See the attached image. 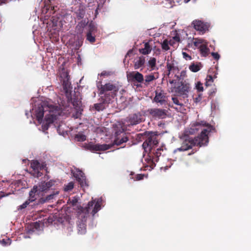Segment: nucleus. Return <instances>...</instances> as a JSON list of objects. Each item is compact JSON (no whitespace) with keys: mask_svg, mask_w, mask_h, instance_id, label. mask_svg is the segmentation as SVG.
Instances as JSON below:
<instances>
[{"mask_svg":"<svg viewBox=\"0 0 251 251\" xmlns=\"http://www.w3.org/2000/svg\"><path fill=\"white\" fill-rule=\"evenodd\" d=\"M201 130V133L194 138L187 136L181 144L180 148L177 150L179 151H185L192 148L193 146H207L209 142V135L210 132L215 130V127L206 121H201L196 122L191 125V133L195 132V131Z\"/></svg>","mask_w":251,"mask_h":251,"instance_id":"obj_1","label":"nucleus"},{"mask_svg":"<svg viewBox=\"0 0 251 251\" xmlns=\"http://www.w3.org/2000/svg\"><path fill=\"white\" fill-rule=\"evenodd\" d=\"M72 110V107L66 106L58 109L57 106L49 104L48 102L44 101L39 105L35 110L36 120L39 124H42L44 130H48L50 124L53 123L59 116H68Z\"/></svg>","mask_w":251,"mask_h":251,"instance_id":"obj_2","label":"nucleus"},{"mask_svg":"<svg viewBox=\"0 0 251 251\" xmlns=\"http://www.w3.org/2000/svg\"><path fill=\"white\" fill-rule=\"evenodd\" d=\"M143 136L145 141L142 144V147L144 152L148 154L146 160L148 165L152 169L155 166V162L158 161L163 149L161 148L156 149L159 143L157 132L145 131L143 133Z\"/></svg>","mask_w":251,"mask_h":251,"instance_id":"obj_3","label":"nucleus"},{"mask_svg":"<svg viewBox=\"0 0 251 251\" xmlns=\"http://www.w3.org/2000/svg\"><path fill=\"white\" fill-rule=\"evenodd\" d=\"M97 87L99 91V95H104L102 96L110 101L117 96L119 90V87L117 84L110 82L105 84H102L100 82Z\"/></svg>","mask_w":251,"mask_h":251,"instance_id":"obj_4","label":"nucleus"},{"mask_svg":"<svg viewBox=\"0 0 251 251\" xmlns=\"http://www.w3.org/2000/svg\"><path fill=\"white\" fill-rule=\"evenodd\" d=\"M101 202V200L100 199L92 200L88 203L86 207L80 206L78 208L77 211L78 216L82 218H85L89 213H91L94 216L100 209Z\"/></svg>","mask_w":251,"mask_h":251,"instance_id":"obj_5","label":"nucleus"},{"mask_svg":"<svg viewBox=\"0 0 251 251\" xmlns=\"http://www.w3.org/2000/svg\"><path fill=\"white\" fill-rule=\"evenodd\" d=\"M113 130L115 132V145L119 146L128 140V133L126 132V129L123 123L118 122L113 125Z\"/></svg>","mask_w":251,"mask_h":251,"instance_id":"obj_6","label":"nucleus"},{"mask_svg":"<svg viewBox=\"0 0 251 251\" xmlns=\"http://www.w3.org/2000/svg\"><path fill=\"white\" fill-rule=\"evenodd\" d=\"M30 167L32 169L31 173L34 177H39L42 176L41 170L45 169L48 173L46 164L45 163L40 164L37 160H32L30 163Z\"/></svg>","mask_w":251,"mask_h":251,"instance_id":"obj_7","label":"nucleus"},{"mask_svg":"<svg viewBox=\"0 0 251 251\" xmlns=\"http://www.w3.org/2000/svg\"><path fill=\"white\" fill-rule=\"evenodd\" d=\"M190 85L185 81H181L180 85L171 88V92H175L180 96H185L187 97L189 91Z\"/></svg>","mask_w":251,"mask_h":251,"instance_id":"obj_8","label":"nucleus"},{"mask_svg":"<svg viewBox=\"0 0 251 251\" xmlns=\"http://www.w3.org/2000/svg\"><path fill=\"white\" fill-rule=\"evenodd\" d=\"M192 24L194 28L200 32L201 34H203L208 31L210 24L207 22H204L199 20H195L193 21Z\"/></svg>","mask_w":251,"mask_h":251,"instance_id":"obj_9","label":"nucleus"},{"mask_svg":"<svg viewBox=\"0 0 251 251\" xmlns=\"http://www.w3.org/2000/svg\"><path fill=\"white\" fill-rule=\"evenodd\" d=\"M126 119V122L132 126L136 125L144 121L143 115L140 112L130 114Z\"/></svg>","mask_w":251,"mask_h":251,"instance_id":"obj_10","label":"nucleus"},{"mask_svg":"<svg viewBox=\"0 0 251 251\" xmlns=\"http://www.w3.org/2000/svg\"><path fill=\"white\" fill-rule=\"evenodd\" d=\"M86 148L92 152L97 151H104L108 150L110 148V146L107 144L100 145L99 144H94L92 142H90L86 146Z\"/></svg>","mask_w":251,"mask_h":251,"instance_id":"obj_11","label":"nucleus"},{"mask_svg":"<svg viewBox=\"0 0 251 251\" xmlns=\"http://www.w3.org/2000/svg\"><path fill=\"white\" fill-rule=\"evenodd\" d=\"M167 111L165 109L159 108H152L149 110L150 114L154 118L157 119H164L167 116Z\"/></svg>","mask_w":251,"mask_h":251,"instance_id":"obj_12","label":"nucleus"},{"mask_svg":"<svg viewBox=\"0 0 251 251\" xmlns=\"http://www.w3.org/2000/svg\"><path fill=\"white\" fill-rule=\"evenodd\" d=\"M55 181L53 180H50L48 182L42 181L38 185H36L38 187V191L41 193H46L47 191L54 184Z\"/></svg>","mask_w":251,"mask_h":251,"instance_id":"obj_13","label":"nucleus"},{"mask_svg":"<svg viewBox=\"0 0 251 251\" xmlns=\"http://www.w3.org/2000/svg\"><path fill=\"white\" fill-rule=\"evenodd\" d=\"M74 176L79 182L81 187H85L89 186L85 174L82 171H78L77 173L75 174Z\"/></svg>","mask_w":251,"mask_h":251,"instance_id":"obj_14","label":"nucleus"},{"mask_svg":"<svg viewBox=\"0 0 251 251\" xmlns=\"http://www.w3.org/2000/svg\"><path fill=\"white\" fill-rule=\"evenodd\" d=\"M127 77L132 82L138 83L143 82L144 79L143 75L138 72H132L127 75Z\"/></svg>","mask_w":251,"mask_h":251,"instance_id":"obj_15","label":"nucleus"},{"mask_svg":"<svg viewBox=\"0 0 251 251\" xmlns=\"http://www.w3.org/2000/svg\"><path fill=\"white\" fill-rule=\"evenodd\" d=\"M167 97L166 94L163 90H156L155 96L154 98V101L157 103L162 104L166 101Z\"/></svg>","mask_w":251,"mask_h":251,"instance_id":"obj_16","label":"nucleus"},{"mask_svg":"<svg viewBox=\"0 0 251 251\" xmlns=\"http://www.w3.org/2000/svg\"><path fill=\"white\" fill-rule=\"evenodd\" d=\"M100 102L95 103L94 105V108L98 111H102L105 109V104H109L110 102V100L105 98L104 97L101 96L99 99Z\"/></svg>","mask_w":251,"mask_h":251,"instance_id":"obj_17","label":"nucleus"},{"mask_svg":"<svg viewBox=\"0 0 251 251\" xmlns=\"http://www.w3.org/2000/svg\"><path fill=\"white\" fill-rule=\"evenodd\" d=\"M40 196H43V194H41L38 191L37 186H34L29 193V198L28 200L32 202L35 201Z\"/></svg>","mask_w":251,"mask_h":251,"instance_id":"obj_18","label":"nucleus"},{"mask_svg":"<svg viewBox=\"0 0 251 251\" xmlns=\"http://www.w3.org/2000/svg\"><path fill=\"white\" fill-rule=\"evenodd\" d=\"M59 191L53 192L52 193L48 195L45 198L42 197L39 199L37 202H36L37 205L43 204L45 202H50L52 200L54 199L55 197L58 195Z\"/></svg>","mask_w":251,"mask_h":251,"instance_id":"obj_19","label":"nucleus"},{"mask_svg":"<svg viewBox=\"0 0 251 251\" xmlns=\"http://www.w3.org/2000/svg\"><path fill=\"white\" fill-rule=\"evenodd\" d=\"M146 62L145 57L144 56H140L134 61V68L135 69H138L140 68L144 67Z\"/></svg>","mask_w":251,"mask_h":251,"instance_id":"obj_20","label":"nucleus"},{"mask_svg":"<svg viewBox=\"0 0 251 251\" xmlns=\"http://www.w3.org/2000/svg\"><path fill=\"white\" fill-rule=\"evenodd\" d=\"M86 24L85 21H82L78 23L75 28V32L77 35H81L84 31V27L86 26Z\"/></svg>","mask_w":251,"mask_h":251,"instance_id":"obj_21","label":"nucleus"},{"mask_svg":"<svg viewBox=\"0 0 251 251\" xmlns=\"http://www.w3.org/2000/svg\"><path fill=\"white\" fill-rule=\"evenodd\" d=\"M85 7L83 5H79L78 9L75 12L76 17L79 20L84 18L85 14Z\"/></svg>","mask_w":251,"mask_h":251,"instance_id":"obj_22","label":"nucleus"},{"mask_svg":"<svg viewBox=\"0 0 251 251\" xmlns=\"http://www.w3.org/2000/svg\"><path fill=\"white\" fill-rule=\"evenodd\" d=\"M61 81H62V84L64 87H66L68 82L69 80V75L68 72L62 71L60 74Z\"/></svg>","mask_w":251,"mask_h":251,"instance_id":"obj_23","label":"nucleus"},{"mask_svg":"<svg viewBox=\"0 0 251 251\" xmlns=\"http://www.w3.org/2000/svg\"><path fill=\"white\" fill-rule=\"evenodd\" d=\"M151 49L152 48L150 45L149 43L146 42L144 44V48L140 49L139 51L143 55H147L151 52Z\"/></svg>","mask_w":251,"mask_h":251,"instance_id":"obj_24","label":"nucleus"},{"mask_svg":"<svg viewBox=\"0 0 251 251\" xmlns=\"http://www.w3.org/2000/svg\"><path fill=\"white\" fill-rule=\"evenodd\" d=\"M78 233L80 234H85L86 232V225L85 221L81 220L77 224Z\"/></svg>","mask_w":251,"mask_h":251,"instance_id":"obj_25","label":"nucleus"},{"mask_svg":"<svg viewBox=\"0 0 251 251\" xmlns=\"http://www.w3.org/2000/svg\"><path fill=\"white\" fill-rule=\"evenodd\" d=\"M199 49L200 50V53L202 56H207L210 52V50L206 45H201L199 46Z\"/></svg>","mask_w":251,"mask_h":251,"instance_id":"obj_26","label":"nucleus"},{"mask_svg":"<svg viewBox=\"0 0 251 251\" xmlns=\"http://www.w3.org/2000/svg\"><path fill=\"white\" fill-rule=\"evenodd\" d=\"M97 31V27L94 23L91 21L88 25L87 33L95 34Z\"/></svg>","mask_w":251,"mask_h":251,"instance_id":"obj_27","label":"nucleus"},{"mask_svg":"<svg viewBox=\"0 0 251 251\" xmlns=\"http://www.w3.org/2000/svg\"><path fill=\"white\" fill-rule=\"evenodd\" d=\"M167 68L169 72L168 76V77H170V75H171V71H173V72H176V71H178V69L177 67H175L174 66V63H171L167 62Z\"/></svg>","mask_w":251,"mask_h":251,"instance_id":"obj_28","label":"nucleus"},{"mask_svg":"<svg viewBox=\"0 0 251 251\" xmlns=\"http://www.w3.org/2000/svg\"><path fill=\"white\" fill-rule=\"evenodd\" d=\"M155 79V77L153 74H151L149 75H146L145 76V81L144 84L145 85H148L150 82Z\"/></svg>","mask_w":251,"mask_h":251,"instance_id":"obj_29","label":"nucleus"},{"mask_svg":"<svg viewBox=\"0 0 251 251\" xmlns=\"http://www.w3.org/2000/svg\"><path fill=\"white\" fill-rule=\"evenodd\" d=\"M72 103L75 108H77L80 107L81 101L78 98L74 97L72 99Z\"/></svg>","mask_w":251,"mask_h":251,"instance_id":"obj_30","label":"nucleus"},{"mask_svg":"<svg viewBox=\"0 0 251 251\" xmlns=\"http://www.w3.org/2000/svg\"><path fill=\"white\" fill-rule=\"evenodd\" d=\"M156 59L154 57H151L148 61V66L151 69L154 70L156 66Z\"/></svg>","mask_w":251,"mask_h":251,"instance_id":"obj_31","label":"nucleus"},{"mask_svg":"<svg viewBox=\"0 0 251 251\" xmlns=\"http://www.w3.org/2000/svg\"><path fill=\"white\" fill-rule=\"evenodd\" d=\"M86 40L90 43L93 44L96 41L95 35L91 33H86Z\"/></svg>","mask_w":251,"mask_h":251,"instance_id":"obj_32","label":"nucleus"},{"mask_svg":"<svg viewBox=\"0 0 251 251\" xmlns=\"http://www.w3.org/2000/svg\"><path fill=\"white\" fill-rule=\"evenodd\" d=\"M172 0H162L161 3L163 6L166 8H171L172 7Z\"/></svg>","mask_w":251,"mask_h":251,"instance_id":"obj_33","label":"nucleus"},{"mask_svg":"<svg viewBox=\"0 0 251 251\" xmlns=\"http://www.w3.org/2000/svg\"><path fill=\"white\" fill-rule=\"evenodd\" d=\"M200 66L198 64H192L189 66V69L193 72H197L200 70Z\"/></svg>","mask_w":251,"mask_h":251,"instance_id":"obj_34","label":"nucleus"},{"mask_svg":"<svg viewBox=\"0 0 251 251\" xmlns=\"http://www.w3.org/2000/svg\"><path fill=\"white\" fill-rule=\"evenodd\" d=\"M74 186V183L73 182H70L68 183L66 185H65L64 190L65 191H69L72 190Z\"/></svg>","mask_w":251,"mask_h":251,"instance_id":"obj_35","label":"nucleus"},{"mask_svg":"<svg viewBox=\"0 0 251 251\" xmlns=\"http://www.w3.org/2000/svg\"><path fill=\"white\" fill-rule=\"evenodd\" d=\"M161 47L162 49L165 51H167L170 49L167 40H164L163 43L161 44Z\"/></svg>","mask_w":251,"mask_h":251,"instance_id":"obj_36","label":"nucleus"},{"mask_svg":"<svg viewBox=\"0 0 251 251\" xmlns=\"http://www.w3.org/2000/svg\"><path fill=\"white\" fill-rule=\"evenodd\" d=\"M195 41L194 42V45L196 47H199V46L201 45H203L202 43H203L204 40L201 39H199V38H195Z\"/></svg>","mask_w":251,"mask_h":251,"instance_id":"obj_37","label":"nucleus"},{"mask_svg":"<svg viewBox=\"0 0 251 251\" xmlns=\"http://www.w3.org/2000/svg\"><path fill=\"white\" fill-rule=\"evenodd\" d=\"M213 82V79L212 76L211 75H208L206 78L205 85L208 86L211 85V83Z\"/></svg>","mask_w":251,"mask_h":251,"instance_id":"obj_38","label":"nucleus"},{"mask_svg":"<svg viewBox=\"0 0 251 251\" xmlns=\"http://www.w3.org/2000/svg\"><path fill=\"white\" fill-rule=\"evenodd\" d=\"M30 202H31L28 200H26L24 203L18 206V209L22 210L25 209Z\"/></svg>","mask_w":251,"mask_h":251,"instance_id":"obj_39","label":"nucleus"},{"mask_svg":"<svg viewBox=\"0 0 251 251\" xmlns=\"http://www.w3.org/2000/svg\"><path fill=\"white\" fill-rule=\"evenodd\" d=\"M182 72L181 73V75H175V77H176V79L169 80L170 83L173 84L176 83V80H178V81L180 80L181 79V76H182Z\"/></svg>","mask_w":251,"mask_h":251,"instance_id":"obj_40","label":"nucleus"},{"mask_svg":"<svg viewBox=\"0 0 251 251\" xmlns=\"http://www.w3.org/2000/svg\"><path fill=\"white\" fill-rule=\"evenodd\" d=\"M196 88L199 92H202L203 91V88L202 86V84L200 82H198L196 85Z\"/></svg>","mask_w":251,"mask_h":251,"instance_id":"obj_41","label":"nucleus"},{"mask_svg":"<svg viewBox=\"0 0 251 251\" xmlns=\"http://www.w3.org/2000/svg\"><path fill=\"white\" fill-rule=\"evenodd\" d=\"M172 100L173 101V102L177 105L182 106L183 105V104L181 103H180L178 99L176 97H172Z\"/></svg>","mask_w":251,"mask_h":251,"instance_id":"obj_42","label":"nucleus"},{"mask_svg":"<svg viewBox=\"0 0 251 251\" xmlns=\"http://www.w3.org/2000/svg\"><path fill=\"white\" fill-rule=\"evenodd\" d=\"M202 100L201 94H199V95L196 97L194 98V102L196 103L200 102Z\"/></svg>","mask_w":251,"mask_h":251,"instance_id":"obj_43","label":"nucleus"},{"mask_svg":"<svg viewBox=\"0 0 251 251\" xmlns=\"http://www.w3.org/2000/svg\"><path fill=\"white\" fill-rule=\"evenodd\" d=\"M182 55L183 58L187 60H190L192 59L191 56L185 52H182Z\"/></svg>","mask_w":251,"mask_h":251,"instance_id":"obj_44","label":"nucleus"},{"mask_svg":"<svg viewBox=\"0 0 251 251\" xmlns=\"http://www.w3.org/2000/svg\"><path fill=\"white\" fill-rule=\"evenodd\" d=\"M211 55L216 60H218V59H219V58L220 57V56L218 52H212L211 53Z\"/></svg>","mask_w":251,"mask_h":251,"instance_id":"obj_45","label":"nucleus"},{"mask_svg":"<svg viewBox=\"0 0 251 251\" xmlns=\"http://www.w3.org/2000/svg\"><path fill=\"white\" fill-rule=\"evenodd\" d=\"M76 137L79 138V140L82 141L86 140V137L84 135H76Z\"/></svg>","mask_w":251,"mask_h":251,"instance_id":"obj_46","label":"nucleus"},{"mask_svg":"<svg viewBox=\"0 0 251 251\" xmlns=\"http://www.w3.org/2000/svg\"><path fill=\"white\" fill-rule=\"evenodd\" d=\"M144 175L142 174H138L136 175V180H140L143 179Z\"/></svg>","mask_w":251,"mask_h":251,"instance_id":"obj_47","label":"nucleus"},{"mask_svg":"<svg viewBox=\"0 0 251 251\" xmlns=\"http://www.w3.org/2000/svg\"><path fill=\"white\" fill-rule=\"evenodd\" d=\"M110 75L109 73V72H107L106 71H103L100 74V75L101 76H104V75H106V76H108Z\"/></svg>","mask_w":251,"mask_h":251,"instance_id":"obj_48","label":"nucleus"},{"mask_svg":"<svg viewBox=\"0 0 251 251\" xmlns=\"http://www.w3.org/2000/svg\"><path fill=\"white\" fill-rule=\"evenodd\" d=\"M0 243L3 246H6V245H7L8 244V242L5 239H2L0 241Z\"/></svg>","mask_w":251,"mask_h":251,"instance_id":"obj_49","label":"nucleus"},{"mask_svg":"<svg viewBox=\"0 0 251 251\" xmlns=\"http://www.w3.org/2000/svg\"><path fill=\"white\" fill-rule=\"evenodd\" d=\"M174 39H175V40H176V41H178V42H179V40H180V39H179V37H177V36H175V37H174Z\"/></svg>","mask_w":251,"mask_h":251,"instance_id":"obj_50","label":"nucleus"},{"mask_svg":"<svg viewBox=\"0 0 251 251\" xmlns=\"http://www.w3.org/2000/svg\"><path fill=\"white\" fill-rule=\"evenodd\" d=\"M50 8H51V10H53L54 9V6H50L49 8H48V7H47V10H49V9H50Z\"/></svg>","mask_w":251,"mask_h":251,"instance_id":"obj_51","label":"nucleus"},{"mask_svg":"<svg viewBox=\"0 0 251 251\" xmlns=\"http://www.w3.org/2000/svg\"><path fill=\"white\" fill-rule=\"evenodd\" d=\"M132 52V50H130L128 51V52L127 53V54L126 55H129L130 53H131Z\"/></svg>","mask_w":251,"mask_h":251,"instance_id":"obj_52","label":"nucleus"},{"mask_svg":"<svg viewBox=\"0 0 251 251\" xmlns=\"http://www.w3.org/2000/svg\"><path fill=\"white\" fill-rule=\"evenodd\" d=\"M190 0H184V1H185V2L187 3V2H189Z\"/></svg>","mask_w":251,"mask_h":251,"instance_id":"obj_53","label":"nucleus"},{"mask_svg":"<svg viewBox=\"0 0 251 251\" xmlns=\"http://www.w3.org/2000/svg\"><path fill=\"white\" fill-rule=\"evenodd\" d=\"M76 201H73V204H74L75 202H76Z\"/></svg>","mask_w":251,"mask_h":251,"instance_id":"obj_54","label":"nucleus"},{"mask_svg":"<svg viewBox=\"0 0 251 251\" xmlns=\"http://www.w3.org/2000/svg\"><path fill=\"white\" fill-rule=\"evenodd\" d=\"M193 153H194V152L190 153H189L188 154H189V155H191V154H193Z\"/></svg>","mask_w":251,"mask_h":251,"instance_id":"obj_55","label":"nucleus"},{"mask_svg":"<svg viewBox=\"0 0 251 251\" xmlns=\"http://www.w3.org/2000/svg\"><path fill=\"white\" fill-rule=\"evenodd\" d=\"M68 229H70V230H72L71 227H69L68 228Z\"/></svg>","mask_w":251,"mask_h":251,"instance_id":"obj_56","label":"nucleus"},{"mask_svg":"<svg viewBox=\"0 0 251 251\" xmlns=\"http://www.w3.org/2000/svg\"><path fill=\"white\" fill-rule=\"evenodd\" d=\"M82 41H81V45H79V47H80L82 45Z\"/></svg>","mask_w":251,"mask_h":251,"instance_id":"obj_57","label":"nucleus"},{"mask_svg":"<svg viewBox=\"0 0 251 251\" xmlns=\"http://www.w3.org/2000/svg\"><path fill=\"white\" fill-rule=\"evenodd\" d=\"M97 12H98V10H97V9H96V13H97Z\"/></svg>","mask_w":251,"mask_h":251,"instance_id":"obj_58","label":"nucleus"},{"mask_svg":"<svg viewBox=\"0 0 251 251\" xmlns=\"http://www.w3.org/2000/svg\"><path fill=\"white\" fill-rule=\"evenodd\" d=\"M3 197V196H2V195L0 196V199L1 197Z\"/></svg>","mask_w":251,"mask_h":251,"instance_id":"obj_59","label":"nucleus"}]
</instances>
